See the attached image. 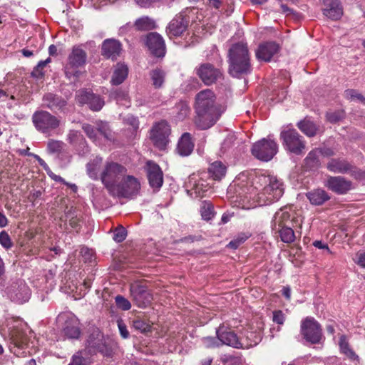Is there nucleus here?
Listing matches in <instances>:
<instances>
[{"label": "nucleus", "mask_w": 365, "mask_h": 365, "mask_svg": "<svg viewBox=\"0 0 365 365\" xmlns=\"http://www.w3.org/2000/svg\"><path fill=\"white\" fill-rule=\"evenodd\" d=\"M245 184H233L229 187V192H234L237 198L243 200L245 198H253L259 206L271 205L278 201L284 194L283 182L274 175H255L248 182Z\"/></svg>", "instance_id": "nucleus-1"}, {"label": "nucleus", "mask_w": 365, "mask_h": 365, "mask_svg": "<svg viewBox=\"0 0 365 365\" xmlns=\"http://www.w3.org/2000/svg\"><path fill=\"white\" fill-rule=\"evenodd\" d=\"M216 97L210 89H205L195 96V124L200 130H206L214 125L222 111L216 104Z\"/></svg>", "instance_id": "nucleus-2"}, {"label": "nucleus", "mask_w": 365, "mask_h": 365, "mask_svg": "<svg viewBox=\"0 0 365 365\" xmlns=\"http://www.w3.org/2000/svg\"><path fill=\"white\" fill-rule=\"evenodd\" d=\"M229 73L233 77L239 78L252 71L250 56L247 43H233L228 51Z\"/></svg>", "instance_id": "nucleus-3"}, {"label": "nucleus", "mask_w": 365, "mask_h": 365, "mask_svg": "<svg viewBox=\"0 0 365 365\" xmlns=\"http://www.w3.org/2000/svg\"><path fill=\"white\" fill-rule=\"evenodd\" d=\"M127 169L122 165L113 161H107L100 175V178L110 193L115 191L121 178L126 174Z\"/></svg>", "instance_id": "nucleus-4"}, {"label": "nucleus", "mask_w": 365, "mask_h": 365, "mask_svg": "<svg viewBox=\"0 0 365 365\" xmlns=\"http://www.w3.org/2000/svg\"><path fill=\"white\" fill-rule=\"evenodd\" d=\"M280 138L285 150L295 155L304 153L306 143L303 137L294 129H288L281 132Z\"/></svg>", "instance_id": "nucleus-5"}, {"label": "nucleus", "mask_w": 365, "mask_h": 365, "mask_svg": "<svg viewBox=\"0 0 365 365\" xmlns=\"http://www.w3.org/2000/svg\"><path fill=\"white\" fill-rule=\"evenodd\" d=\"M32 121L38 131L47 135L60 125V120L45 110L36 111L33 114Z\"/></svg>", "instance_id": "nucleus-6"}, {"label": "nucleus", "mask_w": 365, "mask_h": 365, "mask_svg": "<svg viewBox=\"0 0 365 365\" xmlns=\"http://www.w3.org/2000/svg\"><path fill=\"white\" fill-rule=\"evenodd\" d=\"M278 151L277 143L269 137L262 138L253 144L252 154L262 161H269Z\"/></svg>", "instance_id": "nucleus-7"}, {"label": "nucleus", "mask_w": 365, "mask_h": 365, "mask_svg": "<svg viewBox=\"0 0 365 365\" xmlns=\"http://www.w3.org/2000/svg\"><path fill=\"white\" fill-rule=\"evenodd\" d=\"M218 339L220 341L221 345L225 344L235 349H245L257 345L260 341V336H256L253 332H249L247 339L254 336L255 339L250 343L246 344L240 341L237 335L232 331H221L217 329L216 331Z\"/></svg>", "instance_id": "nucleus-8"}, {"label": "nucleus", "mask_w": 365, "mask_h": 365, "mask_svg": "<svg viewBox=\"0 0 365 365\" xmlns=\"http://www.w3.org/2000/svg\"><path fill=\"white\" fill-rule=\"evenodd\" d=\"M194 72L207 86H212L223 78L222 71L208 62L200 63L195 68Z\"/></svg>", "instance_id": "nucleus-9"}, {"label": "nucleus", "mask_w": 365, "mask_h": 365, "mask_svg": "<svg viewBox=\"0 0 365 365\" xmlns=\"http://www.w3.org/2000/svg\"><path fill=\"white\" fill-rule=\"evenodd\" d=\"M300 332L304 339L312 344H319L322 337L319 323L312 317H307L301 322Z\"/></svg>", "instance_id": "nucleus-10"}, {"label": "nucleus", "mask_w": 365, "mask_h": 365, "mask_svg": "<svg viewBox=\"0 0 365 365\" xmlns=\"http://www.w3.org/2000/svg\"><path fill=\"white\" fill-rule=\"evenodd\" d=\"M86 58L87 54L84 50L78 46H74L68 56V63L65 67L66 77L68 78L72 76L77 77L79 72L76 69L86 63Z\"/></svg>", "instance_id": "nucleus-11"}, {"label": "nucleus", "mask_w": 365, "mask_h": 365, "mask_svg": "<svg viewBox=\"0 0 365 365\" xmlns=\"http://www.w3.org/2000/svg\"><path fill=\"white\" fill-rule=\"evenodd\" d=\"M140 189V184L137 178L132 175L124 176L122 180L116 185L115 191L110 194L118 197H131L138 195Z\"/></svg>", "instance_id": "nucleus-12"}, {"label": "nucleus", "mask_w": 365, "mask_h": 365, "mask_svg": "<svg viewBox=\"0 0 365 365\" xmlns=\"http://www.w3.org/2000/svg\"><path fill=\"white\" fill-rule=\"evenodd\" d=\"M171 129L167 121L161 120L156 123L150 130V138L154 145L160 150L165 148L169 143Z\"/></svg>", "instance_id": "nucleus-13"}, {"label": "nucleus", "mask_w": 365, "mask_h": 365, "mask_svg": "<svg viewBox=\"0 0 365 365\" xmlns=\"http://www.w3.org/2000/svg\"><path fill=\"white\" fill-rule=\"evenodd\" d=\"M7 294L12 301L23 304L29 301L31 291L26 283L23 281H18L7 288Z\"/></svg>", "instance_id": "nucleus-14"}, {"label": "nucleus", "mask_w": 365, "mask_h": 365, "mask_svg": "<svg viewBox=\"0 0 365 365\" xmlns=\"http://www.w3.org/2000/svg\"><path fill=\"white\" fill-rule=\"evenodd\" d=\"M325 186L330 190L344 195L353 189L352 182L341 176H330L327 178Z\"/></svg>", "instance_id": "nucleus-15"}, {"label": "nucleus", "mask_w": 365, "mask_h": 365, "mask_svg": "<svg viewBox=\"0 0 365 365\" xmlns=\"http://www.w3.org/2000/svg\"><path fill=\"white\" fill-rule=\"evenodd\" d=\"M145 169L150 187L154 189L161 187L163 183V173L160 166L153 161L148 160Z\"/></svg>", "instance_id": "nucleus-16"}, {"label": "nucleus", "mask_w": 365, "mask_h": 365, "mask_svg": "<svg viewBox=\"0 0 365 365\" xmlns=\"http://www.w3.org/2000/svg\"><path fill=\"white\" fill-rule=\"evenodd\" d=\"M189 21L182 14H177L169 23L167 27V33L170 36H180L188 26Z\"/></svg>", "instance_id": "nucleus-17"}, {"label": "nucleus", "mask_w": 365, "mask_h": 365, "mask_svg": "<svg viewBox=\"0 0 365 365\" xmlns=\"http://www.w3.org/2000/svg\"><path fill=\"white\" fill-rule=\"evenodd\" d=\"M77 99L81 104H88L89 108L95 111L100 110L104 106V101L92 92L87 91H79Z\"/></svg>", "instance_id": "nucleus-18"}, {"label": "nucleus", "mask_w": 365, "mask_h": 365, "mask_svg": "<svg viewBox=\"0 0 365 365\" xmlns=\"http://www.w3.org/2000/svg\"><path fill=\"white\" fill-rule=\"evenodd\" d=\"M146 44L150 52L157 57L165 54V44L163 38L158 33H150L147 36Z\"/></svg>", "instance_id": "nucleus-19"}, {"label": "nucleus", "mask_w": 365, "mask_h": 365, "mask_svg": "<svg viewBox=\"0 0 365 365\" xmlns=\"http://www.w3.org/2000/svg\"><path fill=\"white\" fill-rule=\"evenodd\" d=\"M130 294L136 305L139 307H147L152 300V295L146 289L140 285L130 286Z\"/></svg>", "instance_id": "nucleus-20"}, {"label": "nucleus", "mask_w": 365, "mask_h": 365, "mask_svg": "<svg viewBox=\"0 0 365 365\" xmlns=\"http://www.w3.org/2000/svg\"><path fill=\"white\" fill-rule=\"evenodd\" d=\"M279 45L272 41H268L259 45L255 55L259 61H270L272 58L279 51Z\"/></svg>", "instance_id": "nucleus-21"}, {"label": "nucleus", "mask_w": 365, "mask_h": 365, "mask_svg": "<svg viewBox=\"0 0 365 365\" xmlns=\"http://www.w3.org/2000/svg\"><path fill=\"white\" fill-rule=\"evenodd\" d=\"M323 14L333 21L339 20L343 16V7L339 0H323Z\"/></svg>", "instance_id": "nucleus-22"}, {"label": "nucleus", "mask_w": 365, "mask_h": 365, "mask_svg": "<svg viewBox=\"0 0 365 365\" xmlns=\"http://www.w3.org/2000/svg\"><path fill=\"white\" fill-rule=\"evenodd\" d=\"M121 51L120 43L115 39H106L102 44L101 53L106 58L115 60Z\"/></svg>", "instance_id": "nucleus-23"}, {"label": "nucleus", "mask_w": 365, "mask_h": 365, "mask_svg": "<svg viewBox=\"0 0 365 365\" xmlns=\"http://www.w3.org/2000/svg\"><path fill=\"white\" fill-rule=\"evenodd\" d=\"M43 103L53 112L61 110L66 106V101L62 97L51 93L43 96Z\"/></svg>", "instance_id": "nucleus-24"}, {"label": "nucleus", "mask_w": 365, "mask_h": 365, "mask_svg": "<svg viewBox=\"0 0 365 365\" xmlns=\"http://www.w3.org/2000/svg\"><path fill=\"white\" fill-rule=\"evenodd\" d=\"M194 142L189 133H184L178 140L176 150L181 156L190 155L194 149Z\"/></svg>", "instance_id": "nucleus-25"}, {"label": "nucleus", "mask_w": 365, "mask_h": 365, "mask_svg": "<svg viewBox=\"0 0 365 365\" xmlns=\"http://www.w3.org/2000/svg\"><path fill=\"white\" fill-rule=\"evenodd\" d=\"M103 338V335L100 333L96 334V337L94 334H91L87 340L88 346L103 355L109 356L111 351L106 344Z\"/></svg>", "instance_id": "nucleus-26"}, {"label": "nucleus", "mask_w": 365, "mask_h": 365, "mask_svg": "<svg viewBox=\"0 0 365 365\" xmlns=\"http://www.w3.org/2000/svg\"><path fill=\"white\" fill-rule=\"evenodd\" d=\"M327 167L329 170L336 173H346L354 168L349 162L341 159H331Z\"/></svg>", "instance_id": "nucleus-27"}, {"label": "nucleus", "mask_w": 365, "mask_h": 365, "mask_svg": "<svg viewBox=\"0 0 365 365\" xmlns=\"http://www.w3.org/2000/svg\"><path fill=\"white\" fill-rule=\"evenodd\" d=\"M291 225H292V222L290 220V214L283 209L277 211L272 220V229L279 230V227L290 226Z\"/></svg>", "instance_id": "nucleus-28"}, {"label": "nucleus", "mask_w": 365, "mask_h": 365, "mask_svg": "<svg viewBox=\"0 0 365 365\" xmlns=\"http://www.w3.org/2000/svg\"><path fill=\"white\" fill-rule=\"evenodd\" d=\"M311 204L322 205L330 199L329 194L323 189H315L307 193Z\"/></svg>", "instance_id": "nucleus-29"}, {"label": "nucleus", "mask_w": 365, "mask_h": 365, "mask_svg": "<svg viewBox=\"0 0 365 365\" xmlns=\"http://www.w3.org/2000/svg\"><path fill=\"white\" fill-rule=\"evenodd\" d=\"M128 74V66L124 63H118L115 66L110 83L115 86L120 85L125 80Z\"/></svg>", "instance_id": "nucleus-30"}, {"label": "nucleus", "mask_w": 365, "mask_h": 365, "mask_svg": "<svg viewBox=\"0 0 365 365\" xmlns=\"http://www.w3.org/2000/svg\"><path fill=\"white\" fill-rule=\"evenodd\" d=\"M227 167L221 161H215L208 168V173L210 178L215 180H220L225 177Z\"/></svg>", "instance_id": "nucleus-31"}, {"label": "nucleus", "mask_w": 365, "mask_h": 365, "mask_svg": "<svg viewBox=\"0 0 365 365\" xmlns=\"http://www.w3.org/2000/svg\"><path fill=\"white\" fill-rule=\"evenodd\" d=\"M274 233H278L281 240L284 243H292L295 240V235L291 226L279 227L278 229H272Z\"/></svg>", "instance_id": "nucleus-32"}, {"label": "nucleus", "mask_w": 365, "mask_h": 365, "mask_svg": "<svg viewBox=\"0 0 365 365\" xmlns=\"http://www.w3.org/2000/svg\"><path fill=\"white\" fill-rule=\"evenodd\" d=\"M321 150L314 149L311 150L304 159V165L307 169L313 170L317 169L320 165V156Z\"/></svg>", "instance_id": "nucleus-33"}, {"label": "nucleus", "mask_w": 365, "mask_h": 365, "mask_svg": "<svg viewBox=\"0 0 365 365\" xmlns=\"http://www.w3.org/2000/svg\"><path fill=\"white\" fill-rule=\"evenodd\" d=\"M102 161L103 158L101 157L96 156L86 165L87 173L91 179H98V171Z\"/></svg>", "instance_id": "nucleus-34"}, {"label": "nucleus", "mask_w": 365, "mask_h": 365, "mask_svg": "<svg viewBox=\"0 0 365 365\" xmlns=\"http://www.w3.org/2000/svg\"><path fill=\"white\" fill-rule=\"evenodd\" d=\"M133 26L138 31H149L155 28V22L150 17L144 16L138 19Z\"/></svg>", "instance_id": "nucleus-35"}, {"label": "nucleus", "mask_w": 365, "mask_h": 365, "mask_svg": "<svg viewBox=\"0 0 365 365\" xmlns=\"http://www.w3.org/2000/svg\"><path fill=\"white\" fill-rule=\"evenodd\" d=\"M166 76V73L161 68H156L150 72V77L152 84L155 88H160L163 86Z\"/></svg>", "instance_id": "nucleus-36"}, {"label": "nucleus", "mask_w": 365, "mask_h": 365, "mask_svg": "<svg viewBox=\"0 0 365 365\" xmlns=\"http://www.w3.org/2000/svg\"><path fill=\"white\" fill-rule=\"evenodd\" d=\"M299 129L307 136L313 137L316 135L318 130L317 126L309 120H303L297 123Z\"/></svg>", "instance_id": "nucleus-37"}, {"label": "nucleus", "mask_w": 365, "mask_h": 365, "mask_svg": "<svg viewBox=\"0 0 365 365\" xmlns=\"http://www.w3.org/2000/svg\"><path fill=\"white\" fill-rule=\"evenodd\" d=\"M66 220L69 222L70 226L76 232H78L81 227L80 218L78 217L77 211L73 207H70L65 212Z\"/></svg>", "instance_id": "nucleus-38"}, {"label": "nucleus", "mask_w": 365, "mask_h": 365, "mask_svg": "<svg viewBox=\"0 0 365 365\" xmlns=\"http://www.w3.org/2000/svg\"><path fill=\"white\" fill-rule=\"evenodd\" d=\"M63 333L69 339H78L81 332L76 322H66Z\"/></svg>", "instance_id": "nucleus-39"}, {"label": "nucleus", "mask_w": 365, "mask_h": 365, "mask_svg": "<svg viewBox=\"0 0 365 365\" xmlns=\"http://www.w3.org/2000/svg\"><path fill=\"white\" fill-rule=\"evenodd\" d=\"M339 347L341 351L352 361L358 360L359 357L356 353L349 347L348 342L344 336L340 338Z\"/></svg>", "instance_id": "nucleus-40"}, {"label": "nucleus", "mask_w": 365, "mask_h": 365, "mask_svg": "<svg viewBox=\"0 0 365 365\" xmlns=\"http://www.w3.org/2000/svg\"><path fill=\"white\" fill-rule=\"evenodd\" d=\"M200 213L201 216L203 220H211L215 215L214 212V207L212 203L204 201L202 203L201 207H200Z\"/></svg>", "instance_id": "nucleus-41"}, {"label": "nucleus", "mask_w": 365, "mask_h": 365, "mask_svg": "<svg viewBox=\"0 0 365 365\" xmlns=\"http://www.w3.org/2000/svg\"><path fill=\"white\" fill-rule=\"evenodd\" d=\"M90 360L86 356V351L77 352L72 357V361L68 365H89Z\"/></svg>", "instance_id": "nucleus-42"}, {"label": "nucleus", "mask_w": 365, "mask_h": 365, "mask_svg": "<svg viewBox=\"0 0 365 365\" xmlns=\"http://www.w3.org/2000/svg\"><path fill=\"white\" fill-rule=\"evenodd\" d=\"M132 327L141 333H145L150 331V325L146 321L140 318L135 319L132 321Z\"/></svg>", "instance_id": "nucleus-43"}, {"label": "nucleus", "mask_w": 365, "mask_h": 365, "mask_svg": "<svg viewBox=\"0 0 365 365\" xmlns=\"http://www.w3.org/2000/svg\"><path fill=\"white\" fill-rule=\"evenodd\" d=\"M64 143L60 140H49L47 144V149L51 153H58L63 148Z\"/></svg>", "instance_id": "nucleus-44"}, {"label": "nucleus", "mask_w": 365, "mask_h": 365, "mask_svg": "<svg viewBox=\"0 0 365 365\" xmlns=\"http://www.w3.org/2000/svg\"><path fill=\"white\" fill-rule=\"evenodd\" d=\"M98 135L103 136L106 139L111 138V131L107 123L100 122L97 123Z\"/></svg>", "instance_id": "nucleus-45"}, {"label": "nucleus", "mask_w": 365, "mask_h": 365, "mask_svg": "<svg viewBox=\"0 0 365 365\" xmlns=\"http://www.w3.org/2000/svg\"><path fill=\"white\" fill-rule=\"evenodd\" d=\"M0 245L7 250L14 246L9 235L5 230L0 232Z\"/></svg>", "instance_id": "nucleus-46"}, {"label": "nucleus", "mask_w": 365, "mask_h": 365, "mask_svg": "<svg viewBox=\"0 0 365 365\" xmlns=\"http://www.w3.org/2000/svg\"><path fill=\"white\" fill-rule=\"evenodd\" d=\"M344 96L349 100H358L365 104V97L354 89H347L344 91Z\"/></svg>", "instance_id": "nucleus-47"}, {"label": "nucleus", "mask_w": 365, "mask_h": 365, "mask_svg": "<svg viewBox=\"0 0 365 365\" xmlns=\"http://www.w3.org/2000/svg\"><path fill=\"white\" fill-rule=\"evenodd\" d=\"M176 109L178 110L177 113V118L179 120H183L190 113V107L185 103H179Z\"/></svg>", "instance_id": "nucleus-48"}, {"label": "nucleus", "mask_w": 365, "mask_h": 365, "mask_svg": "<svg viewBox=\"0 0 365 365\" xmlns=\"http://www.w3.org/2000/svg\"><path fill=\"white\" fill-rule=\"evenodd\" d=\"M116 306L122 310L127 311L131 307L130 302L121 295H117L115 298Z\"/></svg>", "instance_id": "nucleus-49"}, {"label": "nucleus", "mask_w": 365, "mask_h": 365, "mask_svg": "<svg viewBox=\"0 0 365 365\" xmlns=\"http://www.w3.org/2000/svg\"><path fill=\"white\" fill-rule=\"evenodd\" d=\"M127 235V232L123 226L118 227L113 233V239L117 242H123Z\"/></svg>", "instance_id": "nucleus-50"}, {"label": "nucleus", "mask_w": 365, "mask_h": 365, "mask_svg": "<svg viewBox=\"0 0 365 365\" xmlns=\"http://www.w3.org/2000/svg\"><path fill=\"white\" fill-rule=\"evenodd\" d=\"M87 136L93 141L98 138L97 129L89 124H84L82 127Z\"/></svg>", "instance_id": "nucleus-51"}, {"label": "nucleus", "mask_w": 365, "mask_h": 365, "mask_svg": "<svg viewBox=\"0 0 365 365\" xmlns=\"http://www.w3.org/2000/svg\"><path fill=\"white\" fill-rule=\"evenodd\" d=\"M125 124L130 125L133 130H136L139 128V121L137 118L132 115H127L123 118Z\"/></svg>", "instance_id": "nucleus-52"}, {"label": "nucleus", "mask_w": 365, "mask_h": 365, "mask_svg": "<svg viewBox=\"0 0 365 365\" xmlns=\"http://www.w3.org/2000/svg\"><path fill=\"white\" fill-rule=\"evenodd\" d=\"M202 341L205 347L213 348L221 346L220 341L217 338L212 336H207L202 339Z\"/></svg>", "instance_id": "nucleus-53"}, {"label": "nucleus", "mask_w": 365, "mask_h": 365, "mask_svg": "<svg viewBox=\"0 0 365 365\" xmlns=\"http://www.w3.org/2000/svg\"><path fill=\"white\" fill-rule=\"evenodd\" d=\"M327 118L329 122L336 123L344 118V113L341 110L328 113L327 114Z\"/></svg>", "instance_id": "nucleus-54"}, {"label": "nucleus", "mask_w": 365, "mask_h": 365, "mask_svg": "<svg viewBox=\"0 0 365 365\" xmlns=\"http://www.w3.org/2000/svg\"><path fill=\"white\" fill-rule=\"evenodd\" d=\"M163 0H134L135 3L143 9L153 7L155 4L160 3Z\"/></svg>", "instance_id": "nucleus-55"}, {"label": "nucleus", "mask_w": 365, "mask_h": 365, "mask_svg": "<svg viewBox=\"0 0 365 365\" xmlns=\"http://www.w3.org/2000/svg\"><path fill=\"white\" fill-rule=\"evenodd\" d=\"M235 140H236V137H235V134L227 135V136L226 137V138L224 140V141L222 143V148L224 149L225 150H228L234 145V143Z\"/></svg>", "instance_id": "nucleus-56"}, {"label": "nucleus", "mask_w": 365, "mask_h": 365, "mask_svg": "<svg viewBox=\"0 0 365 365\" xmlns=\"http://www.w3.org/2000/svg\"><path fill=\"white\" fill-rule=\"evenodd\" d=\"M285 320L284 314L281 310L273 312V322L278 324H283Z\"/></svg>", "instance_id": "nucleus-57"}, {"label": "nucleus", "mask_w": 365, "mask_h": 365, "mask_svg": "<svg viewBox=\"0 0 365 365\" xmlns=\"http://www.w3.org/2000/svg\"><path fill=\"white\" fill-rule=\"evenodd\" d=\"M247 238H248V237L246 235L239 237L232 240L231 242H230V243L228 244V247H230L232 249H237L242 243L245 242V240Z\"/></svg>", "instance_id": "nucleus-58"}, {"label": "nucleus", "mask_w": 365, "mask_h": 365, "mask_svg": "<svg viewBox=\"0 0 365 365\" xmlns=\"http://www.w3.org/2000/svg\"><path fill=\"white\" fill-rule=\"evenodd\" d=\"M118 329H119V331H120V334L121 336L123 339L128 338L129 332L127 330L126 325L123 323V322L122 320L118 321Z\"/></svg>", "instance_id": "nucleus-59"}, {"label": "nucleus", "mask_w": 365, "mask_h": 365, "mask_svg": "<svg viewBox=\"0 0 365 365\" xmlns=\"http://www.w3.org/2000/svg\"><path fill=\"white\" fill-rule=\"evenodd\" d=\"M11 336L14 343L19 346H21V344L26 341L25 336L24 334L18 335L16 331H12Z\"/></svg>", "instance_id": "nucleus-60"}, {"label": "nucleus", "mask_w": 365, "mask_h": 365, "mask_svg": "<svg viewBox=\"0 0 365 365\" xmlns=\"http://www.w3.org/2000/svg\"><path fill=\"white\" fill-rule=\"evenodd\" d=\"M222 4V0H206L205 4L210 7L218 9Z\"/></svg>", "instance_id": "nucleus-61"}, {"label": "nucleus", "mask_w": 365, "mask_h": 365, "mask_svg": "<svg viewBox=\"0 0 365 365\" xmlns=\"http://www.w3.org/2000/svg\"><path fill=\"white\" fill-rule=\"evenodd\" d=\"M125 96L126 94L120 90H115L110 93V96L117 100L123 99L125 97Z\"/></svg>", "instance_id": "nucleus-62"}, {"label": "nucleus", "mask_w": 365, "mask_h": 365, "mask_svg": "<svg viewBox=\"0 0 365 365\" xmlns=\"http://www.w3.org/2000/svg\"><path fill=\"white\" fill-rule=\"evenodd\" d=\"M313 245L318 249L327 250L328 252H330L327 244L324 243L322 241L316 240L313 242Z\"/></svg>", "instance_id": "nucleus-63"}, {"label": "nucleus", "mask_w": 365, "mask_h": 365, "mask_svg": "<svg viewBox=\"0 0 365 365\" xmlns=\"http://www.w3.org/2000/svg\"><path fill=\"white\" fill-rule=\"evenodd\" d=\"M357 263L365 268V252L359 255Z\"/></svg>", "instance_id": "nucleus-64"}]
</instances>
